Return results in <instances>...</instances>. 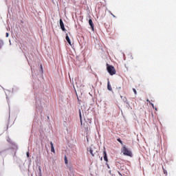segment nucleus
Here are the masks:
<instances>
[{
	"mask_svg": "<svg viewBox=\"0 0 176 176\" xmlns=\"http://www.w3.org/2000/svg\"><path fill=\"white\" fill-rule=\"evenodd\" d=\"M107 72H109V75H115L116 74V70L115 69V67L112 65H107Z\"/></svg>",
	"mask_w": 176,
	"mask_h": 176,
	"instance_id": "1",
	"label": "nucleus"
},
{
	"mask_svg": "<svg viewBox=\"0 0 176 176\" xmlns=\"http://www.w3.org/2000/svg\"><path fill=\"white\" fill-rule=\"evenodd\" d=\"M122 152L123 155H125L126 156H131V151L129 150L126 146H124L122 148Z\"/></svg>",
	"mask_w": 176,
	"mask_h": 176,
	"instance_id": "2",
	"label": "nucleus"
},
{
	"mask_svg": "<svg viewBox=\"0 0 176 176\" xmlns=\"http://www.w3.org/2000/svg\"><path fill=\"white\" fill-rule=\"evenodd\" d=\"M59 24L62 31H65V26H64V22L63 21V19H60L59 20Z\"/></svg>",
	"mask_w": 176,
	"mask_h": 176,
	"instance_id": "3",
	"label": "nucleus"
},
{
	"mask_svg": "<svg viewBox=\"0 0 176 176\" xmlns=\"http://www.w3.org/2000/svg\"><path fill=\"white\" fill-rule=\"evenodd\" d=\"M103 159L104 162H108V156L107 155V151H103Z\"/></svg>",
	"mask_w": 176,
	"mask_h": 176,
	"instance_id": "4",
	"label": "nucleus"
},
{
	"mask_svg": "<svg viewBox=\"0 0 176 176\" xmlns=\"http://www.w3.org/2000/svg\"><path fill=\"white\" fill-rule=\"evenodd\" d=\"M87 151H89V153H91V155L92 156H94L96 155V152H94V151L93 150V148H87Z\"/></svg>",
	"mask_w": 176,
	"mask_h": 176,
	"instance_id": "5",
	"label": "nucleus"
},
{
	"mask_svg": "<svg viewBox=\"0 0 176 176\" xmlns=\"http://www.w3.org/2000/svg\"><path fill=\"white\" fill-rule=\"evenodd\" d=\"M89 24L91 28H92V30H94V24L93 23V20L89 19Z\"/></svg>",
	"mask_w": 176,
	"mask_h": 176,
	"instance_id": "6",
	"label": "nucleus"
},
{
	"mask_svg": "<svg viewBox=\"0 0 176 176\" xmlns=\"http://www.w3.org/2000/svg\"><path fill=\"white\" fill-rule=\"evenodd\" d=\"M107 89L109 91H112V87L111 86V84L109 82V80H108V82H107Z\"/></svg>",
	"mask_w": 176,
	"mask_h": 176,
	"instance_id": "7",
	"label": "nucleus"
},
{
	"mask_svg": "<svg viewBox=\"0 0 176 176\" xmlns=\"http://www.w3.org/2000/svg\"><path fill=\"white\" fill-rule=\"evenodd\" d=\"M65 39L67 42L69 43V45H71V39H69V36H68V34H66Z\"/></svg>",
	"mask_w": 176,
	"mask_h": 176,
	"instance_id": "8",
	"label": "nucleus"
},
{
	"mask_svg": "<svg viewBox=\"0 0 176 176\" xmlns=\"http://www.w3.org/2000/svg\"><path fill=\"white\" fill-rule=\"evenodd\" d=\"M120 98H122V100L124 101V102H126V104H129V102H127V98L120 96Z\"/></svg>",
	"mask_w": 176,
	"mask_h": 176,
	"instance_id": "9",
	"label": "nucleus"
},
{
	"mask_svg": "<svg viewBox=\"0 0 176 176\" xmlns=\"http://www.w3.org/2000/svg\"><path fill=\"white\" fill-rule=\"evenodd\" d=\"M4 43L3 41L0 39V49H2V47H3Z\"/></svg>",
	"mask_w": 176,
	"mask_h": 176,
	"instance_id": "10",
	"label": "nucleus"
},
{
	"mask_svg": "<svg viewBox=\"0 0 176 176\" xmlns=\"http://www.w3.org/2000/svg\"><path fill=\"white\" fill-rule=\"evenodd\" d=\"M36 108H42V104H40L39 105V104H38V100H36Z\"/></svg>",
	"mask_w": 176,
	"mask_h": 176,
	"instance_id": "11",
	"label": "nucleus"
},
{
	"mask_svg": "<svg viewBox=\"0 0 176 176\" xmlns=\"http://www.w3.org/2000/svg\"><path fill=\"white\" fill-rule=\"evenodd\" d=\"M64 160H65V164H68V160L67 159V155H65Z\"/></svg>",
	"mask_w": 176,
	"mask_h": 176,
	"instance_id": "12",
	"label": "nucleus"
},
{
	"mask_svg": "<svg viewBox=\"0 0 176 176\" xmlns=\"http://www.w3.org/2000/svg\"><path fill=\"white\" fill-rule=\"evenodd\" d=\"M79 116H80V119L82 121V112L80 111V110H79Z\"/></svg>",
	"mask_w": 176,
	"mask_h": 176,
	"instance_id": "13",
	"label": "nucleus"
},
{
	"mask_svg": "<svg viewBox=\"0 0 176 176\" xmlns=\"http://www.w3.org/2000/svg\"><path fill=\"white\" fill-rule=\"evenodd\" d=\"M7 141H8V142H10V144H12V141L10 140V137L7 138Z\"/></svg>",
	"mask_w": 176,
	"mask_h": 176,
	"instance_id": "14",
	"label": "nucleus"
},
{
	"mask_svg": "<svg viewBox=\"0 0 176 176\" xmlns=\"http://www.w3.org/2000/svg\"><path fill=\"white\" fill-rule=\"evenodd\" d=\"M118 142H120L122 145H123V142L120 140V138L117 139Z\"/></svg>",
	"mask_w": 176,
	"mask_h": 176,
	"instance_id": "15",
	"label": "nucleus"
},
{
	"mask_svg": "<svg viewBox=\"0 0 176 176\" xmlns=\"http://www.w3.org/2000/svg\"><path fill=\"white\" fill-rule=\"evenodd\" d=\"M51 152H53V153H54V146L51 147Z\"/></svg>",
	"mask_w": 176,
	"mask_h": 176,
	"instance_id": "16",
	"label": "nucleus"
},
{
	"mask_svg": "<svg viewBox=\"0 0 176 176\" xmlns=\"http://www.w3.org/2000/svg\"><path fill=\"white\" fill-rule=\"evenodd\" d=\"M133 91L134 94L137 95V90L133 88Z\"/></svg>",
	"mask_w": 176,
	"mask_h": 176,
	"instance_id": "17",
	"label": "nucleus"
},
{
	"mask_svg": "<svg viewBox=\"0 0 176 176\" xmlns=\"http://www.w3.org/2000/svg\"><path fill=\"white\" fill-rule=\"evenodd\" d=\"M6 38H8V37H9V33L7 32V33L6 34Z\"/></svg>",
	"mask_w": 176,
	"mask_h": 176,
	"instance_id": "18",
	"label": "nucleus"
},
{
	"mask_svg": "<svg viewBox=\"0 0 176 176\" xmlns=\"http://www.w3.org/2000/svg\"><path fill=\"white\" fill-rule=\"evenodd\" d=\"M51 148H52L53 146V142H50Z\"/></svg>",
	"mask_w": 176,
	"mask_h": 176,
	"instance_id": "19",
	"label": "nucleus"
},
{
	"mask_svg": "<svg viewBox=\"0 0 176 176\" xmlns=\"http://www.w3.org/2000/svg\"><path fill=\"white\" fill-rule=\"evenodd\" d=\"M41 72H43V67H42V65H41Z\"/></svg>",
	"mask_w": 176,
	"mask_h": 176,
	"instance_id": "20",
	"label": "nucleus"
},
{
	"mask_svg": "<svg viewBox=\"0 0 176 176\" xmlns=\"http://www.w3.org/2000/svg\"><path fill=\"white\" fill-rule=\"evenodd\" d=\"M150 104H151V106L153 107V108H155V105L153 104V103H150Z\"/></svg>",
	"mask_w": 176,
	"mask_h": 176,
	"instance_id": "21",
	"label": "nucleus"
},
{
	"mask_svg": "<svg viewBox=\"0 0 176 176\" xmlns=\"http://www.w3.org/2000/svg\"><path fill=\"white\" fill-rule=\"evenodd\" d=\"M27 157H30V153H27Z\"/></svg>",
	"mask_w": 176,
	"mask_h": 176,
	"instance_id": "22",
	"label": "nucleus"
},
{
	"mask_svg": "<svg viewBox=\"0 0 176 176\" xmlns=\"http://www.w3.org/2000/svg\"><path fill=\"white\" fill-rule=\"evenodd\" d=\"M111 14L113 16V17H116V16L113 15V14L111 13Z\"/></svg>",
	"mask_w": 176,
	"mask_h": 176,
	"instance_id": "23",
	"label": "nucleus"
},
{
	"mask_svg": "<svg viewBox=\"0 0 176 176\" xmlns=\"http://www.w3.org/2000/svg\"><path fill=\"white\" fill-rule=\"evenodd\" d=\"M153 109H155L156 111H157V108L154 107Z\"/></svg>",
	"mask_w": 176,
	"mask_h": 176,
	"instance_id": "24",
	"label": "nucleus"
},
{
	"mask_svg": "<svg viewBox=\"0 0 176 176\" xmlns=\"http://www.w3.org/2000/svg\"><path fill=\"white\" fill-rule=\"evenodd\" d=\"M69 170H70V171H72V168L70 167V168H69Z\"/></svg>",
	"mask_w": 176,
	"mask_h": 176,
	"instance_id": "25",
	"label": "nucleus"
},
{
	"mask_svg": "<svg viewBox=\"0 0 176 176\" xmlns=\"http://www.w3.org/2000/svg\"><path fill=\"white\" fill-rule=\"evenodd\" d=\"M146 101H147L148 102H149V100H148V99H147Z\"/></svg>",
	"mask_w": 176,
	"mask_h": 176,
	"instance_id": "26",
	"label": "nucleus"
},
{
	"mask_svg": "<svg viewBox=\"0 0 176 176\" xmlns=\"http://www.w3.org/2000/svg\"><path fill=\"white\" fill-rule=\"evenodd\" d=\"M118 89H122V87H119Z\"/></svg>",
	"mask_w": 176,
	"mask_h": 176,
	"instance_id": "27",
	"label": "nucleus"
},
{
	"mask_svg": "<svg viewBox=\"0 0 176 176\" xmlns=\"http://www.w3.org/2000/svg\"><path fill=\"white\" fill-rule=\"evenodd\" d=\"M108 168H109V165H107Z\"/></svg>",
	"mask_w": 176,
	"mask_h": 176,
	"instance_id": "28",
	"label": "nucleus"
},
{
	"mask_svg": "<svg viewBox=\"0 0 176 176\" xmlns=\"http://www.w3.org/2000/svg\"><path fill=\"white\" fill-rule=\"evenodd\" d=\"M119 175H122L120 174V173H119Z\"/></svg>",
	"mask_w": 176,
	"mask_h": 176,
	"instance_id": "29",
	"label": "nucleus"
},
{
	"mask_svg": "<svg viewBox=\"0 0 176 176\" xmlns=\"http://www.w3.org/2000/svg\"><path fill=\"white\" fill-rule=\"evenodd\" d=\"M6 98H7V100H8V96H6Z\"/></svg>",
	"mask_w": 176,
	"mask_h": 176,
	"instance_id": "30",
	"label": "nucleus"
}]
</instances>
